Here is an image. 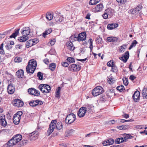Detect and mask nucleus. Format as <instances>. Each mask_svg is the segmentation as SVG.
<instances>
[{"label": "nucleus", "instance_id": "f257e3e1", "mask_svg": "<svg viewBox=\"0 0 147 147\" xmlns=\"http://www.w3.org/2000/svg\"><path fill=\"white\" fill-rule=\"evenodd\" d=\"M36 61L32 60H30L26 67L27 72L33 74L36 69Z\"/></svg>", "mask_w": 147, "mask_h": 147}, {"label": "nucleus", "instance_id": "f03ea898", "mask_svg": "<svg viewBox=\"0 0 147 147\" xmlns=\"http://www.w3.org/2000/svg\"><path fill=\"white\" fill-rule=\"evenodd\" d=\"M22 137L21 135L18 134L14 136L8 142V145L9 147L12 146L13 145L18 143L22 139Z\"/></svg>", "mask_w": 147, "mask_h": 147}, {"label": "nucleus", "instance_id": "7ed1b4c3", "mask_svg": "<svg viewBox=\"0 0 147 147\" xmlns=\"http://www.w3.org/2000/svg\"><path fill=\"white\" fill-rule=\"evenodd\" d=\"M38 136V132L36 131H34L32 133L28 134L27 137L28 138V140H22V144L23 145L27 143L29 140H34L36 139Z\"/></svg>", "mask_w": 147, "mask_h": 147}, {"label": "nucleus", "instance_id": "20e7f679", "mask_svg": "<svg viewBox=\"0 0 147 147\" xmlns=\"http://www.w3.org/2000/svg\"><path fill=\"white\" fill-rule=\"evenodd\" d=\"M38 88L44 94L49 92L51 89L49 85L43 84H40L38 87Z\"/></svg>", "mask_w": 147, "mask_h": 147}, {"label": "nucleus", "instance_id": "39448f33", "mask_svg": "<svg viewBox=\"0 0 147 147\" xmlns=\"http://www.w3.org/2000/svg\"><path fill=\"white\" fill-rule=\"evenodd\" d=\"M104 92L103 88L100 86L96 87L92 90V94L94 96H98Z\"/></svg>", "mask_w": 147, "mask_h": 147}, {"label": "nucleus", "instance_id": "423d86ee", "mask_svg": "<svg viewBox=\"0 0 147 147\" xmlns=\"http://www.w3.org/2000/svg\"><path fill=\"white\" fill-rule=\"evenodd\" d=\"M76 119V115L73 113H71L68 115L66 117L65 121L67 124L72 123Z\"/></svg>", "mask_w": 147, "mask_h": 147}, {"label": "nucleus", "instance_id": "0eeeda50", "mask_svg": "<svg viewBox=\"0 0 147 147\" xmlns=\"http://www.w3.org/2000/svg\"><path fill=\"white\" fill-rule=\"evenodd\" d=\"M57 121L56 120H52L49 125V127L47 130V135L49 136L53 131L56 126Z\"/></svg>", "mask_w": 147, "mask_h": 147}, {"label": "nucleus", "instance_id": "6e6552de", "mask_svg": "<svg viewBox=\"0 0 147 147\" xmlns=\"http://www.w3.org/2000/svg\"><path fill=\"white\" fill-rule=\"evenodd\" d=\"M86 37V34L85 32H83L79 34L77 36L74 37V39L75 40H77L78 41H82L85 40Z\"/></svg>", "mask_w": 147, "mask_h": 147}, {"label": "nucleus", "instance_id": "1a4fd4ad", "mask_svg": "<svg viewBox=\"0 0 147 147\" xmlns=\"http://www.w3.org/2000/svg\"><path fill=\"white\" fill-rule=\"evenodd\" d=\"M81 66L75 64L70 65L69 67V70L72 71H77L80 70Z\"/></svg>", "mask_w": 147, "mask_h": 147}, {"label": "nucleus", "instance_id": "9d476101", "mask_svg": "<svg viewBox=\"0 0 147 147\" xmlns=\"http://www.w3.org/2000/svg\"><path fill=\"white\" fill-rule=\"evenodd\" d=\"M53 17L55 21L58 23L62 22L64 19V18L62 16L58 14L56 12L53 14Z\"/></svg>", "mask_w": 147, "mask_h": 147}, {"label": "nucleus", "instance_id": "9b49d317", "mask_svg": "<svg viewBox=\"0 0 147 147\" xmlns=\"http://www.w3.org/2000/svg\"><path fill=\"white\" fill-rule=\"evenodd\" d=\"M12 103L15 106L18 107H21L24 105L23 102L18 99H16L13 101Z\"/></svg>", "mask_w": 147, "mask_h": 147}, {"label": "nucleus", "instance_id": "f8f14e48", "mask_svg": "<svg viewBox=\"0 0 147 147\" xmlns=\"http://www.w3.org/2000/svg\"><path fill=\"white\" fill-rule=\"evenodd\" d=\"M30 28L29 27L23 28L21 30V33L23 36H26L29 35L30 32Z\"/></svg>", "mask_w": 147, "mask_h": 147}, {"label": "nucleus", "instance_id": "ddd939ff", "mask_svg": "<svg viewBox=\"0 0 147 147\" xmlns=\"http://www.w3.org/2000/svg\"><path fill=\"white\" fill-rule=\"evenodd\" d=\"M140 92L139 91L137 90L135 91L133 96V98L134 101L137 102L140 99Z\"/></svg>", "mask_w": 147, "mask_h": 147}, {"label": "nucleus", "instance_id": "4468645a", "mask_svg": "<svg viewBox=\"0 0 147 147\" xmlns=\"http://www.w3.org/2000/svg\"><path fill=\"white\" fill-rule=\"evenodd\" d=\"M43 103L42 102L41 100H36L31 101L29 102L30 105L32 107H34L38 105H41Z\"/></svg>", "mask_w": 147, "mask_h": 147}, {"label": "nucleus", "instance_id": "2eb2a0df", "mask_svg": "<svg viewBox=\"0 0 147 147\" xmlns=\"http://www.w3.org/2000/svg\"><path fill=\"white\" fill-rule=\"evenodd\" d=\"M7 90L9 94H12L14 92L15 88L12 84H10L8 86Z\"/></svg>", "mask_w": 147, "mask_h": 147}, {"label": "nucleus", "instance_id": "dca6fc26", "mask_svg": "<svg viewBox=\"0 0 147 147\" xmlns=\"http://www.w3.org/2000/svg\"><path fill=\"white\" fill-rule=\"evenodd\" d=\"M94 109V106L92 105H88L86 107H82L79 110H92Z\"/></svg>", "mask_w": 147, "mask_h": 147}, {"label": "nucleus", "instance_id": "f3484780", "mask_svg": "<svg viewBox=\"0 0 147 147\" xmlns=\"http://www.w3.org/2000/svg\"><path fill=\"white\" fill-rule=\"evenodd\" d=\"M118 24L117 23H111L107 25V28L108 30H111L118 27Z\"/></svg>", "mask_w": 147, "mask_h": 147}, {"label": "nucleus", "instance_id": "a211bd4d", "mask_svg": "<svg viewBox=\"0 0 147 147\" xmlns=\"http://www.w3.org/2000/svg\"><path fill=\"white\" fill-rule=\"evenodd\" d=\"M0 123L1 125L3 127H5L7 125V123L5 119V116L0 117Z\"/></svg>", "mask_w": 147, "mask_h": 147}, {"label": "nucleus", "instance_id": "6ab92c4d", "mask_svg": "<svg viewBox=\"0 0 147 147\" xmlns=\"http://www.w3.org/2000/svg\"><path fill=\"white\" fill-rule=\"evenodd\" d=\"M20 117L19 116H17L16 115H14L13 117V123L16 125L18 124L20 122Z\"/></svg>", "mask_w": 147, "mask_h": 147}, {"label": "nucleus", "instance_id": "aec40b11", "mask_svg": "<svg viewBox=\"0 0 147 147\" xmlns=\"http://www.w3.org/2000/svg\"><path fill=\"white\" fill-rule=\"evenodd\" d=\"M142 8V6L141 5H138L135 8H134L131 12V14H134V13H137L138 12L141 10Z\"/></svg>", "mask_w": 147, "mask_h": 147}, {"label": "nucleus", "instance_id": "412c9836", "mask_svg": "<svg viewBox=\"0 0 147 147\" xmlns=\"http://www.w3.org/2000/svg\"><path fill=\"white\" fill-rule=\"evenodd\" d=\"M66 45L68 49L70 51H73L74 50L75 47H74L72 43L69 41L67 42Z\"/></svg>", "mask_w": 147, "mask_h": 147}, {"label": "nucleus", "instance_id": "4be33fe9", "mask_svg": "<svg viewBox=\"0 0 147 147\" xmlns=\"http://www.w3.org/2000/svg\"><path fill=\"white\" fill-rule=\"evenodd\" d=\"M110 17L113 16L114 10L108 8L105 11Z\"/></svg>", "mask_w": 147, "mask_h": 147}, {"label": "nucleus", "instance_id": "5701e85b", "mask_svg": "<svg viewBox=\"0 0 147 147\" xmlns=\"http://www.w3.org/2000/svg\"><path fill=\"white\" fill-rule=\"evenodd\" d=\"M103 8V5L102 3H100L96 6L95 7V11L97 12L100 11Z\"/></svg>", "mask_w": 147, "mask_h": 147}, {"label": "nucleus", "instance_id": "b1692460", "mask_svg": "<svg viewBox=\"0 0 147 147\" xmlns=\"http://www.w3.org/2000/svg\"><path fill=\"white\" fill-rule=\"evenodd\" d=\"M107 41L109 42H114L117 41V38L115 37L110 36L108 37Z\"/></svg>", "mask_w": 147, "mask_h": 147}, {"label": "nucleus", "instance_id": "393cba45", "mask_svg": "<svg viewBox=\"0 0 147 147\" xmlns=\"http://www.w3.org/2000/svg\"><path fill=\"white\" fill-rule=\"evenodd\" d=\"M16 75L19 78H22L24 76V71L22 69H20L16 72Z\"/></svg>", "mask_w": 147, "mask_h": 147}, {"label": "nucleus", "instance_id": "a878e982", "mask_svg": "<svg viewBox=\"0 0 147 147\" xmlns=\"http://www.w3.org/2000/svg\"><path fill=\"white\" fill-rule=\"evenodd\" d=\"M142 95L144 99L147 98V89L144 88L142 90Z\"/></svg>", "mask_w": 147, "mask_h": 147}, {"label": "nucleus", "instance_id": "bb28decb", "mask_svg": "<svg viewBox=\"0 0 147 147\" xmlns=\"http://www.w3.org/2000/svg\"><path fill=\"white\" fill-rule=\"evenodd\" d=\"M53 17V14L51 13L48 12L46 14V18L49 20H52Z\"/></svg>", "mask_w": 147, "mask_h": 147}, {"label": "nucleus", "instance_id": "cd10ccee", "mask_svg": "<svg viewBox=\"0 0 147 147\" xmlns=\"http://www.w3.org/2000/svg\"><path fill=\"white\" fill-rule=\"evenodd\" d=\"M29 38L26 36H23L19 38V40L20 42H25Z\"/></svg>", "mask_w": 147, "mask_h": 147}, {"label": "nucleus", "instance_id": "c85d7f7f", "mask_svg": "<svg viewBox=\"0 0 147 147\" xmlns=\"http://www.w3.org/2000/svg\"><path fill=\"white\" fill-rule=\"evenodd\" d=\"M117 127L118 129L120 130H125L129 128L130 127L129 125H121L118 126Z\"/></svg>", "mask_w": 147, "mask_h": 147}, {"label": "nucleus", "instance_id": "c756f323", "mask_svg": "<svg viewBox=\"0 0 147 147\" xmlns=\"http://www.w3.org/2000/svg\"><path fill=\"white\" fill-rule=\"evenodd\" d=\"M86 111H78V115L79 117H84L86 113Z\"/></svg>", "mask_w": 147, "mask_h": 147}, {"label": "nucleus", "instance_id": "7c9ffc66", "mask_svg": "<svg viewBox=\"0 0 147 147\" xmlns=\"http://www.w3.org/2000/svg\"><path fill=\"white\" fill-rule=\"evenodd\" d=\"M52 32V30L51 28H49L45 30L44 32L43 33V36L45 38L47 35L51 33Z\"/></svg>", "mask_w": 147, "mask_h": 147}, {"label": "nucleus", "instance_id": "2f4dec72", "mask_svg": "<svg viewBox=\"0 0 147 147\" xmlns=\"http://www.w3.org/2000/svg\"><path fill=\"white\" fill-rule=\"evenodd\" d=\"M20 29H18L15 31V32L13 33L10 36V38H15L18 35L19 33Z\"/></svg>", "mask_w": 147, "mask_h": 147}, {"label": "nucleus", "instance_id": "473e14b6", "mask_svg": "<svg viewBox=\"0 0 147 147\" xmlns=\"http://www.w3.org/2000/svg\"><path fill=\"white\" fill-rule=\"evenodd\" d=\"M33 44L32 40H30L27 42L26 44V47L27 48H28L33 46Z\"/></svg>", "mask_w": 147, "mask_h": 147}, {"label": "nucleus", "instance_id": "72a5a7b5", "mask_svg": "<svg viewBox=\"0 0 147 147\" xmlns=\"http://www.w3.org/2000/svg\"><path fill=\"white\" fill-rule=\"evenodd\" d=\"M100 1V0H90L89 2L90 5H93L96 4Z\"/></svg>", "mask_w": 147, "mask_h": 147}, {"label": "nucleus", "instance_id": "f704fd0d", "mask_svg": "<svg viewBox=\"0 0 147 147\" xmlns=\"http://www.w3.org/2000/svg\"><path fill=\"white\" fill-rule=\"evenodd\" d=\"M55 67V64L54 63H52L49 65V68L52 71H54Z\"/></svg>", "mask_w": 147, "mask_h": 147}, {"label": "nucleus", "instance_id": "c9c22d12", "mask_svg": "<svg viewBox=\"0 0 147 147\" xmlns=\"http://www.w3.org/2000/svg\"><path fill=\"white\" fill-rule=\"evenodd\" d=\"M61 90V88L59 87L58 88L56 91V97L59 98L60 97V91Z\"/></svg>", "mask_w": 147, "mask_h": 147}, {"label": "nucleus", "instance_id": "e433bc0d", "mask_svg": "<svg viewBox=\"0 0 147 147\" xmlns=\"http://www.w3.org/2000/svg\"><path fill=\"white\" fill-rule=\"evenodd\" d=\"M115 142L116 143L119 144L124 142V141L123 140V137H121L115 140Z\"/></svg>", "mask_w": 147, "mask_h": 147}, {"label": "nucleus", "instance_id": "4c0bfd02", "mask_svg": "<svg viewBox=\"0 0 147 147\" xmlns=\"http://www.w3.org/2000/svg\"><path fill=\"white\" fill-rule=\"evenodd\" d=\"M62 125L61 122H58L56 124V127L58 129H61L62 128Z\"/></svg>", "mask_w": 147, "mask_h": 147}, {"label": "nucleus", "instance_id": "58836bf2", "mask_svg": "<svg viewBox=\"0 0 147 147\" xmlns=\"http://www.w3.org/2000/svg\"><path fill=\"white\" fill-rule=\"evenodd\" d=\"M28 92L30 94L34 95L35 93V89L32 88H30L28 89Z\"/></svg>", "mask_w": 147, "mask_h": 147}, {"label": "nucleus", "instance_id": "ea45409f", "mask_svg": "<svg viewBox=\"0 0 147 147\" xmlns=\"http://www.w3.org/2000/svg\"><path fill=\"white\" fill-rule=\"evenodd\" d=\"M115 79L113 78H110L107 79V81L109 84H113L115 82Z\"/></svg>", "mask_w": 147, "mask_h": 147}, {"label": "nucleus", "instance_id": "a19ab883", "mask_svg": "<svg viewBox=\"0 0 147 147\" xmlns=\"http://www.w3.org/2000/svg\"><path fill=\"white\" fill-rule=\"evenodd\" d=\"M137 43V42L136 41V40H134L132 43H131V45H130V47L129 48V50H130L133 47H134L136 46V45Z\"/></svg>", "mask_w": 147, "mask_h": 147}, {"label": "nucleus", "instance_id": "79ce46f5", "mask_svg": "<svg viewBox=\"0 0 147 147\" xmlns=\"http://www.w3.org/2000/svg\"><path fill=\"white\" fill-rule=\"evenodd\" d=\"M106 143L108 145L113 144L114 143V140L112 139H110L106 141Z\"/></svg>", "mask_w": 147, "mask_h": 147}, {"label": "nucleus", "instance_id": "37998d69", "mask_svg": "<svg viewBox=\"0 0 147 147\" xmlns=\"http://www.w3.org/2000/svg\"><path fill=\"white\" fill-rule=\"evenodd\" d=\"M74 131L73 129H71L69 131L66 132L65 136L66 137H68L69 136L71 135L72 133L74 132Z\"/></svg>", "mask_w": 147, "mask_h": 147}, {"label": "nucleus", "instance_id": "c03bdc74", "mask_svg": "<svg viewBox=\"0 0 147 147\" xmlns=\"http://www.w3.org/2000/svg\"><path fill=\"white\" fill-rule=\"evenodd\" d=\"M117 89L119 90L120 92H121L123 90H125L124 87L123 85H121L120 86H118L117 87Z\"/></svg>", "mask_w": 147, "mask_h": 147}, {"label": "nucleus", "instance_id": "a18cd8bd", "mask_svg": "<svg viewBox=\"0 0 147 147\" xmlns=\"http://www.w3.org/2000/svg\"><path fill=\"white\" fill-rule=\"evenodd\" d=\"M123 84L125 86H127L128 84V81L127 78H125L123 79Z\"/></svg>", "mask_w": 147, "mask_h": 147}, {"label": "nucleus", "instance_id": "49530a36", "mask_svg": "<svg viewBox=\"0 0 147 147\" xmlns=\"http://www.w3.org/2000/svg\"><path fill=\"white\" fill-rule=\"evenodd\" d=\"M37 76L39 80H42V74L41 72H39L37 73Z\"/></svg>", "mask_w": 147, "mask_h": 147}, {"label": "nucleus", "instance_id": "de8ad7c7", "mask_svg": "<svg viewBox=\"0 0 147 147\" xmlns=\"http://www.w3.org/2000/svg\"><path fill=\"white\" fill-rule=\"evenodd\" d=\"M88 42H90V45L89 47L91 51H92L93 48V40L92 38H90L88 40Z\"/></svg>", "mask_w": 147, "mask_h": 147}, {"label": "nucleus", "instance_id": "09e8293b", "mask_svg": "<svg viewBox=\"0 0 147 147\" xmlns=\"http://www.w3.org/2000/svg\"><path fill=\"white\" fill-rule=\"evenodd\" d=\"M22 59L21 58L16 57L14 59V61L15 62L19 63L22 61Z\"/></svg>", "mask_w": 147, "mask_h": 147}, {"label": "nucleus", "instance_id": "8fccbe9b", "mask_svg": "<svg viewBox=\"0 0 147 147\" xmlns=\"http://www.w3.org/2000/svg\"><path fill=\"white\" fill-rule=\"evenodd\" d=\"M67 60L68 62L69 63H72L75 61V59L74 58L72 57H68L67 58Z\"/></svg>", "mask_w": 147, "mask_h": 147}, {"label": "nucleus", "instance_id": "3c124183", "mask_svg": "<svg viewBox=\"0 0 147 147\" xmlns=\"http://www.w3.org/2000/svg\"><path fill=\"white\" fill-rule=\"evenodd\" d=\"M119 59L120 60L123 61L124 63L126 62L127 61V59H128V58H127L123 56L122 57H119Z\"/></svg>", "mask_w": 147, "mask_h": 147}, {"label": "nucleus", "instance_id": "603ef678", "mask_svg": "<svg viewBox=\"0 0 147 147\" xmlns=\"http://www.w3.org/2000/svg\"><path fill=\"white\" fill-rule=\"evenodd\" d=\"M119 59L120 60L123 61L124 63L126 62L127 61V59H128V58H127L123 56L122 57H119Z\"/></svg>", "mask_w": 147, "mask_h": 147}, {"label": "nucleus", "instance_id": "864d4df0", "mask_svg": "<svg viewBox=\"0 0 147 147\" xmlns=\"http://www.w3.org/2000/svg\"><path fill=\"white\" fill-rule=\"evenodd\" d=\"M111 71L115 73L117 72V68L114 65L113 66H112Z\"/></svg>", "mask_w": 147, "mask_h": 147}, {"label": "nucleus", "instance_id": "5fc2aeb1", "mask_svg": "<svg viewBox=\"0 0 147 147\" xmlns=\"http://www.w3.org/2000/svg\"><path fill=\"white\" fill-rule=\"evenodd\" d=\"M107 65L108 66L112 67L114 65V63L112 60H111L107 63Z\"/></svg>", "mask_w": 147, "mask_h": 147}, {"label": "nucleus", "instance_id": "6e6d98bb", "mask_svg": "<svg viewBox=\"0 0 147 147\" xmlns=\"http://www.w3.org/2000/svg\"><path fill=\"white\" fill-rule=\"evenodd\" d=\"M55 41L56 40L54 38L53 39H51L50 42L48 43V44L49 45L50 44L51 45H53L55 44Z\"/></svg>", "mask_w": 147, "mask_h": 147}, {"label": "nucleus", "instance_id": "4d7b16f0", "mask_svg": "<svg viewBox=\"0 0 147 147\" xmlns=\"http://www.w3.org/2000/svg\"><path fill=\"white\" fill-rule=\"evenodd\" d=\"M134 128L137 129H142L144 127V125H137L134 126Z\"/></svg>", "mask_w": 147, "mask_h": 147}, {"label": "nucleus", "instance_id": "13d9d810", "mask_svg": "<svg viewBox=\"0 0 147 147\" xmlns=\"http://www.w3.org/2000/svg\"><path fill=\"white\" fill-rule=\"evenodd\" d=\"M126 47V46L125 45H123L122 46L120 47V52L121 53L125 51V47Z\"/></svg>", "mask_w": 147, "mask_h": 147}, {"label": "nucleus", "instance_id": "bf43d9fd", "mask_svg": "<svg viewBox=\"0 0 147 147\" xmlns=\"http://www.w3.org/2000/svg\"><path fill=\"white\" fill-rule=\"evenodd\" d=\"M116 1L120 4H123L126 2V0H116Z\"/></svg>", "mask_w": 147, "mask_h": 147}, {"label": "nucleus", "instance_id": "052dcab7", "mask_svg": "<svg viewBox=\"0 0 147 147\" xmlns=\"http://www.w3.org/2000/svg\"><path fill=\"white\" fill-rule=\"evenodd\" d=\"M32 40L33 44V45H36L39 42L38 39L37 38L34 39H33Z\"/></svg>", "mask_w": 147, "mask_h": 147}, {"label": "nucleus", "instance_id": "680f3d73", "mask_svg": "<svg viewBox=\"0 0 147 147\" xmlns=\"http://www.w3.org/2000/svg\"><path fill=\"white\" fill-rule=\"evenodd\" d=\"M123 135L125 136V137L127 139H131L134 137L133 136H131L129 134H124Z\"/></svg>", "mask_w": 147, "mask_h": 147}, {"label": "nucleus", "instance_id": "e2e57ef3", "mask_svg": "<svg viewBox=\"0 0 147 147\" xmlns=\"http://www.w3.org/2000/svg\"><path fill=\"white\" fill-rule=\"evenodd\" d=\"M22 114L23 113L22 111H18L15 115L19 116V117H20V116L22 115Z\"/></svg>", "mask_w": 147, "mask_h": 147}, {"label": "nucleus", "instance_id": "0e129e2a", "mask_svg": "<svg viewBox=\"0 0 147 147\" xmlns=\"http://www.w3.org/2000/svg\"><path fill=\"white\" fill-rule=\"evenodd\" d=\"M109 16L106 13V12L105 11L104 13L102 15V17L103 18L105 19H107L108 18Z\"/></svg>", "mask_w": 147, "mask_h": 147}, {"label": "nucleus", "instance_id": "69168bd1", "mask_svg": "<svg viewBox=\"0 0 147 147\" xmlns=\"http://www.w3.org/2000/svg\"><path fill=\"white\" fill-rule=\"evenodd\" d=\"M40 95L39 92L37 90L35 89V93L34 94V95L36 96H38Z\"/></svg>", "mask_w": 147, "mask_h": 147}, {"label": "nucleus", "instance_id": "338daca9", "mask_svg": "<svg viewBox=\"0 0 147 147\" xmlns=\"http://www.w3.org/2000/svg\"><path fill=\"white\" fill-rule=\"evenodd\" d=\"M61 65L63 66L67 67L68 66L69 64L67 62H65L62 63Z\"/></svg>", "mask_w": 147, "mask_h": 147}, {"label": "nucleus", "instance_id": "774afa93", "mask_svg": "<svg viewBox=\"0 0 147 147\" xmlns=\"http://www.w3.org/2000/svg\"><path fill=\"white\" fill-rule=\"evenodd\" d=\"M124 57L129 58V53L128 51H126L124 55Z\"/></svg>", "mask_w": 147, "mask_h": 147}]
</instances>
